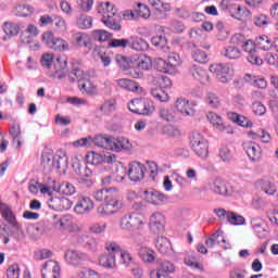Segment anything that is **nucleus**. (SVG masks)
<instances>
[{
  "instance_id": "4468645a",
  "label": "nucleus",
  "mask_w": 278,
  "mask_h": 278,
  "mask_svg": "<svg viewBox=\"0 0 278 278\" xmlns=\"http://www.w3.org/2000/svg\"><path fill=\"white\" fill-rule=\"evenodd\" d=\"M151 16V10L143 3H138V9L126 10L124 12L125 21H136V18H149Z\"/></svg>"
},
{
  "instance_id": "6ab92c4d",
  "label": "nucleus",
  "mask_w": 278,
  "mask_h": 278,
  "mask_svg": "<svg viewBox=\"0 0 278 278\" xmlns=\"http://www.w3.org/2000/svg\"><path fill=\"white\" fill-rule=\"evenodd\" d=\"M49 207L54 210L55 212H64L66 210H71V200L66 198H51L49 201Z\"/></svg>"
},
{
  "instance_id": "6e6552de",
  "label": "nucleus",
  "mask_w": 278,
  "mask_h": 278,
  "mask_svg": "<svg viewBox=\"0 0 278 278\" xmlns=\"http://www.w3.org/2000/svg\"><path fill=\"white\" fill-rule=\"evenodd\" d=\"M211 73L216 75L217 79L222 81V84H227L233 77V71L229 68V65L223 63H215L208 67Z\"/></svg>"
},
{
  "instance_id": "79ce46f5",
  "label": "nucleus",
  "mask_w": 278,
  "mask_h": 278,
  "mask_svg": "<svg viewBox=\"0 0 278 278\" xmlns=\"http://www.w3.org/2000/svg\"><path fill=\"white\" fill-rule=\"evenodd\" d=\"M73 42L75 47H88V35L85 33H76L73 35Z\"/></svg>"
},
{
  "instance_id": "2eb2a0df",
  "label": "nucleus",
  "mask_w": 278,
  "mask_h": 278,
  "mask_svg": "<svg viewBox=\"0 0 278 278\" xmlns=\"http://www.w3.org/2000/svg\"><path fill=\"white\" fill-rule=\"evenodd\" d=\"M61 267L60 264L55 261H47L43 264L41 269V277L42 278H61L60 277Z\"/></svg>"
},
{
  "instance_id": "052dcab7",
  "label": "nucleus",
  "mask_w": 278,
  "mask_h": 278,
  "mask_svg": "<svg viewBox=\"0 0 278 278\" xmlns=\"http://www.w3.org/2000/svg\"><path fill=\"white\" fill-rule=\"evenodd\" d=\"M206 103L210 108H218V105H220V98H218L216 93L208 92L206 94Z\"/></svg>"
},
{
  "instance_id": "ea45409f",
  "label": "nucleus",
  "mask_w": 278,
  "mask_h": 278,
  "mask_svg": "<svg viewBox=\"0 0 278 278\" xmlns=\"http://www.w3.org/2000/svg\"><path fill=\"white\" fill-rule=\"evenodd\" d=\"M155 68L159 73H167L168 75H175V72L170 70V65L168 61L164 59H159L155 63Z\"/></svg>"
},
{
  "instance_id": "7ed1b4c3",
  "label": "nucleus",
  "mask_w": 278,
  "mask_h": 278,
  "mask_svg": "<svg viewBox=\"0 0 278 278\" xmlns=\"http://www.w3.org/2000/svg\"><path fill=\"white\" fill-rule=\"evenodd\" d=\"M68 164V159L66 156H53L49 152H43L41 154V166L43 170L51 173V170H60V168H66Z\"/></svg>"
},
{
  "instance_id": "2f4dec72",
  "label": "nucleus",
  "mask_w": 278,
  "mask_h": 278,
  "mask_svg": "<svg viewBox=\"0 0 278 278\" xmlns=\"http://www.w3.org/2000/svg\"><path fill=\"white\" fill-rule=\"evenodd\" d=\"M255 46L258 49H262V51H270L271 47H273V39H270L268 36L266 35H262L258 36L255 39Z\"/></svg>"
},
{
  "instance_id": "c756f323",
  "label": "nucleus",
  "mask_w": 278,
  "mask_h": 278,
  "mask_svg": "<svg viewBox=\"0 0 278 278\" xmlns=\"http://www.w3.org/2000/svg\"><path fill=\"white\" fill-rule=\"evenodd\" d=\"M139 257L140 260H142V262L151 264V262L155 261V251H153V249H150L149 247L142 245L139 249Z\"/></svg>"
},
{
  "instance_id": "1a4fd4ad",
  "label": "nucleus",
  "mask_w": 278,
  "mask_h": 278,
  "mask_svg": "<svg viewBox=\"0 0 278 278\" xmlns=\"http://www.w3.org/2000/svg\"><path fill=\"white\" fill-rule=\"evenodd\" d=\"M94 210V202L86 195H78L75 202L74 212L78 216H86Z\"/></svg>"
},
{
  "instance_id": "338daca9",
  "label": "nucleus",
  "mask_w": 278,
  "mask_h": 278,
  "mask_svg": "<svg viewBox=\"0 0 278 278\" xmlns=\"http://www.w3.org/2000/svg\"><path fill=\"white\" fill-rule=\"evenodd\" d=\"M252 112H254L256 116H264V114H266V106L261 102H254L252 104Z\"/></svg>"
},
{
  "instance_id": "72a5a7b5",
  "label": "nucleus",
  "mask_w": 278,
  "mask_h": 278,
  "mask_svg": "<svg viewBox=\"0 0 278 278\" xmlns=\"http://www.w3.org/2000/svg\"><path fill=\"white\" fill-rule=\"evenodd\" d=\"M72 166L80 177H92V169L81 165L77 159L73 162Z\"/></svg>"
},
{
  "instance_id": "13d9d810",
  "label": "nucleus",
  "mask_w": 278,
  "mask_h": 278,
  "mask_svg": "<svg viewBox=\"0 0 278 278\" xmlns=\"http://www.w3.org/2000/svg\"><path fill=\"white\" fill-rule=\"evenodd\" d=\"M52 25H54L59 31H66V21L62 18V16L53 15Z\"/></svg>"
},
{
  "instance_id": "c03bdc74",
  "label": "nucleus",
  "mask_w": 278,
  "mask_h": 278,
  "mask_svg": "<svg viewBox=\"0 0 278 278\" xmlns=\"http://www.w3.org/2000/svg\"><path fill=\"white\" fill-rule=\"evenodd\" d=\"M112 137H105L103 135H97L93 139V144L101 149H110V141Z\"/></svg>"
},
{
  "instance_id": "37998d69",
  "label": "nucleus",
  "mask_w": 278,
  "mask_h": 278,
  "mask_svg": "<svg viewBox=\"0 0 278 278\" xmlns=\"http://www.w3.org/2000/svg\"><path fill=\"white\" fill-rule=\"evenodd\" d=\"M92 38L93 40H98V42H108L112 38V34L103 29L93 30Z\"/></svg>"
},
{
  "instance_id": "a211bd4d",
  "label": "nucleus",
  "mask_w": 278,
  "mask_h": 278,
  "mask_svg": "<svg viewBox=\"0 0 278 278\" xmlns=\"http://www.w3.org/2000/svg\"><path fill=\"white\" fill-rule=\"evenodd\" d=\"M189 74L193 79L200 81V84H207L210 81V76L207 72L203 70L200 65L193 64L189 67Z\"/></svg>"
},
{
  "instance_id": "58836bf2",
  "label": "nucleus",
  "mask_w": 278,
  "mask_h": 278,
  "mask_svg": "<svg viewBox=\"0 0 278 278\" xmlns=\"http://www.w3.org/2000/svg\"><path fill=\"white\" fill-rule=\"evenodd\" d=\"M87 164H91V166H99V164H103V155L96 152H88L86 154Z\"/></svg>"
},
{
  "instance_id": "4d7b16f0",
  "label": "nucleus",
  "mask_w": 278,
  "mask_h": 278,
  "mask_svg": "<svg viewBox=\"0 0 278 278\" xmlns=\"http://www.w3.org/2000/svg\"><path fill=\"white\" fill-rule=\"evenodd\" d=\"M252 228L254 233H256L257 238H265L266 228L264 227V222L252 223Z\"/></svg>"
},
{
  "instance_id": "f3484780",
  "label": "nucleus",
  "mask_w": 278,
  "mask_h": 278,
  "mask_svg": "<svg viewBox=\"0 0 278 278\" xmlns=\"http://www.w3.org/2000/svg\"><path fill=\"white\" fill-rule=\"evenodd\" d=\"M208 188L211 192H214V194H219L220 197H230V194L233 192L231 187H229V185L223 180L210 182Z\"/></svg>"
},
{
  "instance_id": "4c0bfd02",
  "label": "nucleus",
  "mask_w": 278,
  "mask_h": 278,
  "mask_svg": "<svg viewBox=\"0 0 278 278\" xmlns=\"http://www.w3.org/2000/svg\"><path fill=\"white\" fill-rule=\"evenodd\" d=\"M151 94L154 99H156V101H160L161 103H166L170 99V96H168L163 88L152 89Z\"/></svg>"
},
{
  "instance_id": "de8ad7c7",
  "label": "nucleus",
  "mask_w": 278,
  "mask_h": 278,
  "mask_svg": "<svg viewBox=\"0 0 278 278\" xmlns=\"http://www.w3.org/2000/svg\"><path fill=\"white\" fill-rule=\"evenodd\" d=\"M207 119L210 121V123H212V125H215L216 127H218L220 131L225 129V126H223V117H220L218 114L214 112H210L207 114Z\"/></svg>"
},
{
  "instance_id": "e2e57ef3",
  "label": "nucleus",
  "mask_w": 278,
  "mask_h": 278,
  "mask_svg": "<svg viewBox=\"0 0 278 278\" xmlns=\"http://www.w3.org/2000/svg\"><path fill=\"white\" fill-rule=\"evenodd\" d=\"M7 277L8 278L21 277V267H18V264H13L7 269Z\"/></svg>"
},
{
  "instance_id": "f8f14e48",
  "label": "nucleus",
  "mask_w": 278,
  "mask_h": 278,
  "mask_svg": "<svg viewBox=\"0 0 278 278\" xmlns=\"http://www.w3.org/2000/svg\"><path fill=\"white\" fill-rule=\"evenodd\" d=\"M144 173H147V166L144 164L132 161L128 164V179L130 181H142L144 179Z\"/></svg>"
},
{
  "instance_id": "f704fd0d",
  "label": "nucleus",
  "mask_w": 278,
  "mask_h": 278,
  "mask_svg": "<svg viewBox=\"0 0 278 278\" xmlns=\"http://www.w3.org/2000/svg\"><path fill=\"white\" fill-rule=\"evenodd\" d=\"M167 64L169 65V71L174 74L177 73V67L181 64V56L178 53L172 52L167 55Z\"/></svg>"
},
{
  "instance_id": "603ef678",
  "label": "nucleus",
  "mask_w": 278,
  "mask_h": 278,
  "mask_svg": "<svg viewBox=\"0 0 278 278\" xmlns=\"http://www.w3.org/2000/svg\"><path fill=\"white\" fill-rule=\"evenodd\" d=\"M109 47L111 49H126V47H129V38L128 39H112L109 42Z\"/></svg>"
},
{
  "instance_id": "aec40b11",
  "label": "nucleus",
  "mask_w": 278,
  "mask_h": 278,
  "mask_svg": "<svg viewBox=\"0 0 278 278\" xmlns=\"http://www.w3.org/2000/svg\"><path fill=\"white\" fill-rule=\"evenodd\" d=\"M71 65L72 71L68 74L70 81H72V84H74V81H84L86 79V74L84 73L81 67H79V61L73 60L71 62Z\"/></svg>"
},
{
  "instance_id": "774afa93",
  "label": "nucleus",
  "mask_w": 278,
  "mask_h": 278,
  "mask_svg": "<svg viewBox=\"0 0 278 278\" xmlns=\"http://www.w3.org/2000/svg\"><path fill=\"white\" fill-rule=\"evenodd\" d=\"M229 278H247V270L241 268H236L230 270Z\"/></svg>"
},
{
  "instance_id": "f257e3e1",
  "label": "nucleus",
  "mask_w": 278,
  "mask_h": 278,
  "mask_svg": "<svg viewBox=\"0 0 278 278\" xmlns=\"http://www.w3.org/2000/svg\"><path fill=\"white\" fill-rule=\"evenodd\" d=\"M98 14L102 15L101 22L113 29V31H121L122 26L118 16V10L111 2H101L98 5Z\"/></svg>"
},
{
  "instance_id": "69168bd1",
  "label": "nucleus",
  "mask_w": 278,
  "mask_h": 278,
  "mask_svg": "<svg viewBox=\"0 0 278 278\" xmlns=\"http://www.w3.org/2000/svg\"><path fill=\"white\" fill-rule=\"evenodd\" d=\"M151 42L153 47H157L159 49H164L166 47V37L162 35H157L152 37Z\"/></svg>"
},
{
  "instance_id": "f03ea898",
  "label": "nucleus",
  "mask_w": 278,
  "mask_h": 278,
  "mask_svg": "<svg viewBox=\"0 0 278 278\" xmlns=\"http://www.w3.org/2000/svg\"><path fill=\"white\" fill-rule=\"evenodd\" d=\"M147 225V217L140 212H129L122 216L119 227L123 231H142Z\"/></svg>"
},
{
  "instance_id": "49530a36",
  "label": "nucleus",
  "mask_w": 278,
  "mask_h": 278,
  "mask_svg": "<svg viewBox=\"0 0 278 278\" xmlns=\"http://www.w3.org/2000/svg\"><path fill=\"white\" fill-rule=\"evenodd\" d=\"M192 58L194 62H199V64H207V53L201 49H194L192 52Z\"/></svg>"
},
{
  "instance_id": "393cba45",
  "label": "nucleus",
  "mask_w": 278,
  "mask_h": 278,
  "mask_svg": "<svg viewBox=\"0 0 278 278\" xmlns=\"http://www.w3.org/2000/svg\"><path fill=\"white\" fill-rule=\"evenodd\" d=\"M128 47L134 51H147V49H149V43L147 40L138 36L128 38Z\"/></svg>"
},
{
  "instance_id": "dca6fc26",
  "label": "nucleus",
  "mask_w": 278,
  "mask_h": 278,
  "mask_svg": "<svg viewBox=\"0 0 278 278\" xmlns=\"http://www.w3.org/2000/svg\"><path fill=\"white\" fill-rule=\"evenodd\" d=\"M165 219H164V214L162 213H153L150 216V223H149V228L152 233H164V226Z\"/></svg>"
},
{
  "instance_id": "a19ab883",
  "label": "nucleus",
  "mask_w": 278,
  "mask_h": 278,
  "mask_svg": "<svg viewBox=\"0 0 278 278\" xmlns=\"http://www.w3.org/2000/svg\"><path fill=\"white\" fill-rule=\"evenodd\" d=\"M219 159L222 160V162L225 163L233 162V152L231 151V149H229V147L224 146L219 149Z\"/></svg>"
},
{
  "instance_id": "9d476101",
  "label": "nucleus",
  "mask_w": 278,
  "mask_h": 278,
  "mask_svg": "<svg viewBox=\"0 0 278 278\" xmlns=\"http://www.w3.org/2000/svg\"><path fill=\"white\" fill-rule=\"evenodd\" d=\"M64 260L70 266H83L90 257L85 252L70 249L65 252Z\"/></svg>"
},
{
  "instance_id": "bf43d9fd",
  "label": "nucleus",
  "mask_w": 278,
  "mask_h": 278,
  "mask_svg": "<svg viewBox=\"0 0 278 278\" xmlns=\"http://www.w3.org/2000/svg\"><path fill=\"white\" fill-rule=\"evenodd\" d=\"M17 16H29L34 13V9L29 4H20L16 7Z\"/></svg>"
},
{
  "instance_id": "0eeeda50",
  "label": "nucleus",
  "mask_w": 278,
  "mask_h": 278,
  "mask_svg": "<svg viewBox=\"0 0 278 278\" xmlns=\"http://www.w3.org/2000/svg\"><path fill=\"white\" fill-rule=\"evenodd\" d=\"M123 208V201L114 198V195L106 200L104 204L98 206V214L101 216H110L116 214L119 210Z\"/></svg>"
},
{
  "instance_id": "ddd939ff",
  "label": "nucleus",
  "mask_w": 278,
  "mask_h": 278,
  "mask_svg": "<svg viewBox=\"0 0 278 278\" xmlns=\"http://www.w3.org/2000/svg\"><path fill=\"white\" fill-rule=\"evenodd\" d=\"M174 108L178 114H182V116H194L197 112L194 110V103L182 97L176 99Z\"/></svg>"
},
{
  "instance_id": "9b49d317",
  "label": "nucleus",
  "mask_w": 278,
  "mask_h": 278,
  "mask_svg": "<svg viewBox=\"0 0 278 278\" xmlns=\"http://www.w3.org/2000/svg\"><path fill=\"white\" fill-rule=\"evenodd\" d=\"M42 42L53 49L54 51H66L68 50V42L62 38L53 37V33L48 31L42 35Z\"/></svg>"
},
{
  "instance_id": "6e6d98bb",
  "label": "nucleus",
  "mask_w": 278,
  "mask_h": 278,
  "mask_svg": "<svg viewBox=\"0 0 278 278\" xmlns=\"http://www.w3.org/2000/svg\"><path fill=\"white\" fill-rule=\"evenodd\" d=\"M77 26L79 29H90L92 27V17L83 15L77 20Z\"/></svg>"
},
{
  "instance_id": "a878e982",
  "label": "nucleus",
  "mask_w": 278,
  "mask_h": 278,
  "mask_svg": "<svg viewBox=\"0 0 278 278\" xmlns=\"http://www.w3.org/2000/svg\"><path fill=\"white\" fill-rule=\"evenodd\" d=\"M227 242V240H225V237L223 236V231L217 230L214 233H212L210 236V238L206 239L205 244L208 249H214V247H216V244H220Z\"/></svg>"
},
{
  "instance_id": "3c124183",
  "label": "nucleus",
  "mask_w": 278,
  "mask_h": 278,
  "mask_svg": "<svg viewBox=\"0 0 278 278\" xmlns=\"http://www.w3.org/2000/svg\"><path fill=\"white\" fill-rule=\"evenodd\" d=\"M184 262L186 266H191V268H195L197 270H203V265L197 262V256H194V254L186 256Z\"/></svg>"
},
{
  "instance_id": "a18cd8bd",
  "label": "nucleus",
  "mask_w": 278,
  "mask_h": 278,
  "mask_svg": "<svg viewBox=\"0 0 278 278\" xmlns=\"http://www.w3.org/2000/svg\"><path fill=\"white\" fill-rule=\"evenodd\" d=\"M147 194H150L151 203L153 205H160L161 203H164V200L166 199V195L160 191H146Z\"/></svg>"
},
{
  "instance_id": "412c9836",
  "label": "nucleus",
  "mask_w": 278,
  "mask_h": 278,
  "mask_svg": "<svg viewBox=\"0 0 278 278\" xmlns=\"http://www.w3.org/2000/svg\"><path fill=\"white\" fill-rule=\"evenodd\" d=\"M52 190L53 192H59L60 194H65L66 197H73V194L77 192V189L71 182L60 184V182L53 181Z\"/></svg>"
},
{
  "instance_id": "e433bc0d",
  "label": "nucleus",
  "mask_w": 278,
  "mask_h": 278,
  "mask_svg": "<svg viewBox=\"0 0 278 278\" xmlns=\"http://www.w3.org/2000/svg\"><path fill=\"white\" fill-rule=\"evenodd\" d=\"M113 197L114 194H112V188L99 189L93 194V198L96 199V201H104V202L109 201V199Z\"/></svg>"
},
{
  "instance_id": "0e129e2a",
  "label": "nucleus",
  "mask_w": 278,
  "mask_h": 278,
  "mask_svg": "<svg viewBox=\"0 0 278 278\" xmlns=\"http://www.w3.org/2000/svg\"><path fill=\"white\" fill-rule=\"evenodd\" d=\"M230 42L237 48L238 47L242 48L244 42H247V37H244V35L242 34H236L231 37Z\"/></svg>"
},
{
  "instance_id": "7c9ffc66",
  "label": "nucleus",
  "mask_w": 278,
  "mask_h": 278,
  "mask_svg": "<svg viewBox=\"0 0 278 278\" xmlns=\"http://www.w3.org/2000/svg\"><path fill=\"white\" fill-rule=\"evenodd\" d=\"M117 86L123 88V90H128V92H137L138 91V83L127 79V78H119L116 80Z\"/></svg>"
},
{
  "instance_id": "5fc2aeb1",
  "label": "nucleus",
  "mask_w": 278,
  "mask_h": 278,
  "mask_svg": "<svg viewBox=\"0 0 278 278\" xmlns=\"http://www.w3.org/2000/svg\"><path fill=\"white\" fill-rule=\"evenodd\" d=\"M228 223L230 225L240 226V225H244V223H247V219H244V217L242 215H240L236 212H231Z\"/></svg>"
},
{
  "instance_id": "8fccbe9b",
  "label": "nucleus",
  "mask_w": 278,
  "mask_h": 278,
  "mask_svg": "<svg viewBox=\"0 0 278 278\" xmlns=\"http://www.w3.org/2000/svg\"><path fill=\"white\" fill-rule=\"evenodd\" d=\"M159 116L163 121H166L167 123H170L175 121V115H173V111L168 108H160L159 109Z\"/></svg>"
},
{
  "instance_id": "423d86ee",
  "label": "nucleus",
  "mask_w": 278,
  "mask_h": 278,
  "mask_svg": "<svg viewBox=\"0 0 278 278\" xmlns=\"http://www.w3.org/2000/svg\"><path fill=\"white\" fill-rule=\"evenodd\" d=\"M153 66V61L150 56L146 54H141L138 56L137 60V67L130 70V75L134 79H141L144 76L142 71H151Z\"/></svg>"
},
{
  "instance_id": "c9c22d12",
  "label": "nucleus",
  "mask_w": 278,
  "mask_h": 278,
  "mask_svg": "<svg viewBox=\"0 0 278 278\" xmlns=\"http://www.w3.org/2000/svg\"><path fill=\"white\" fill-rule=\"evenodd\" d=\"M2 217L9 225H12L15 229H18V222H16V216L12 213V208L5 206L2 208Z\"/></svg>"
},
{
  "instance_id": "c85d7f7f",
  "label": "nucleus",
  "mask_w": 278,
  "mask_h": 278,
  "mask_svg": "<svg viewBox=\"0 0 278 278\" xmlns=\"http://www.w3.org/2000/svg\"><path fill=\"white\" fill-rule=\"evenodd\" d=\"M36 36H38V28L30 24L28 25L26 31L21 35V40L24 45H29L33 38H36Z\"/></svg>"
},
{
  "instance_id": "b1692460",
  "label": "nucleus",
  "mask_w": 278,
  "mask_h": 278,
  "mask_svg": "<svg viewBox=\"0 0 278 278\" xmlns=\"http://www.w3.org/2000/svg\"><path fill=\"white\" fill-rule=\"evenodd\" d=\"M2 29L5 34L3 37L4 42L11 39L14 36H18V33L21 31V26L14 22H4Z\"/></svg>"
},
{
  "instance_id": "09e8293b",
  "label": "nucleus",
  "mask_w": 278,
  "mask_h": 278,
  "mask_svg": "<svg viewBox=\"0 0 278 278\" xmlns=\"http://www.w3.org/2000/svg\"><path fill=\"white\" fill-rule=\"evenodd\" d=\"M142 116H149L155 112V104L151 100H143L142 109L140 110Z\"/></svg>"
},
{
  "instance_id": "cd10ccee",
  "label": "nucleus",
  "mask_w": 278,
  "mask_h": 278,
  "mask_svg": "<svg viewBox=\"0 0 278 278\" xmlns=\"http://www.w3.org/2000/svg\"><path fill=\"white\" fill-rule=\"evenodd\" d=\"M222 55L227 58V60H240L242 58V51L236 46H228L223 49Z\"/></svg>"
},
{
  "instance_id": "20e7f679",
  "label": "nucleus",
  "mask_w": 278,
  "mask_h": 278,
  "mask_svg": "<svg viewBox=\"0 0 278 278\" xmlns=\"http://www.w3.org/2000/svg\"><path fill=\"white\" fill-rule=\"evenodd\" d=\"M190 144L192 151L199 155V157H207L210 153V144L207 143V139L202 136L199 131H193L190 136Z\"/></svg>"
},
{
  "instance_id": "680f3d73",
  "label": "nucleus",
  "mask_w": 278,
  "mask_h": 278,
  "mask_svg": "<svg viewBox=\"0 0 278 278\" xmlns=\"http://www.w3.org/2000/svg\"><path fill=\"white\" fill-rule=\"evenodd\" d=\"M263 192H265V194H274L277 192V187H275V185L268 180H264L262 182V186H261Z\"/></svg>"
},
{
  "instance_id": "864d4df0",
  "label": "nucleus",
  "mask_w": 278,
  "mask_h": 278,
  "mask_svg": "<svg viewBox=\"0 0 278 278\" xmlns=\"http://www.w3.org/2000/svg\"><path fill=\"white\" fill-rule=\"evenodd\" d=\"M213 212L222 223H225V220L229 223L231 211H227L225 208H214Z\"/></svg>"
},
{
  "instance_id": "bb28decb",
  "label": "nucleus",
  "mask_w": 278,
  "mask_h": 278,
  "mask_svg": "<svg viewBox=\"0 0 278 278\" xmlns=\"http://www.w3.org/2000/svg\"><path fill=\"white\" fill-rule=\"evenodd\" d=\"M247 154L252 162L262 160V148L257 143H250L247 147Z\"/></svg>"
},
{
  "instance_id": "4be33fe9",
  "label": "nucleus",
  "mask_w": 278,
  "mask_h": 278,
  "mask_svg": "<svg viewBox=\"0 0 278 278\" xmlns=\"http://www.w3.org/2000/svg\"><path fill=\"white\" fill-rule=\"evenodd\" d=\"M109 150L115 151L116 153H121V151H129L131 149V143H129V139L119 138L112 139L110 141Z\"/></svg>"
},
{
  "instance_id": "5701e85b",
  "label": "nucleus",
  "mask_w": 278,
  "mask_h": 278,
  "mask_svg": "<svg viewBox=\"0 0 278 278\" xmlns=\"http://www.w3.org/2000/svg\"><path fill=\"white\" fill-rule=\"evenodd\" d=\"M155 247L159 252L162 253V255H173V244L170 243V240L166 237H157L155 241Z\"/></svg>"
},
{
  "instance_id": "473e14b6",
  "label": "nucleus",
  "mask_w": 278,
  "mask_h": 278,
  "mask_svg": "<svg viewBox=\"0 0 278 278\" xmlns=\"http://www.w3.org/2000/svg\"><path fill=\"white\" fill-rule=\"evenodd\" d=\"M249 137L252 138V140H262V142L268 143L273 138L270 137V134L264 129H260L257 131H250Z\"/></svg>"
},
{
  "instance_id": "39448f33",
  "label": "nucleus",
  "mask_w": 278,
  "mask_h": 278,
  "mask_svg": "<svg viewBox=\"0 0 278 278\" xmlns=\"http://www.w3.org/2000/svg\"><path fill=\"white\" fill-rule=\"evenodd\" d=\"M105 249L109 251V254H103L100 256L99 264L103 268H115L116 267V253L121 251V245L116 242L105 243Z\"/></svg>"
}]
</instances>
